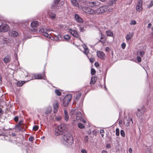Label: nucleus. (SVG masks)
I'll use <instances>...</instances> for the list:
<instances>
[{"label": "nucleus", "instance_id": "nucleus-40", "mask_svg": "<svg viewBox=\"0 0 153 153\" xmlns=\"http://www.w3.org/2000/svg\"><path fill=\"white\" fill-rule=\"evenodd\" d=\"M39 128V126L37 125H34L33 128V130L34 131H37Z\"/></svg>", "mask_w": 153, "mask_h": 153}, {"label": "nucleus", "instance_id": "nucleus-55", "mask_svg": "<svg viewBox=\"0 0 153 153\" xmlns=\"http://www.w3.org/2000/svg\"><path fill=\"white\" fill-rule=\"evenodd\" d=\"M14 56L15 57V59L16 60H17L18 59L17 54V53H16L15 52L14 54Z\"/></svg>", "mask_w": 153, "mask_h": 153}, {"label": "nucleus", "instance_id": "nucleus-33", "mask_svg": "<svg viewBox=\"0 0 153 153\" xmlns=\"http://www.w3.org/2000/svg\"><path fill=\"white\" fill-rule=\"evenodd\" d=\"M82 94L80 93H79L78 94H77L75 99L76 100H78L79 99L81 96Z\"/></svg>", "mask_w": 153, "mask_h": 153}, {"label": "nucleus", "instance_id": "nucleus-19", "mask_svg": "<svg viewBox=\"0 0 153 153\" xmlns=\"http://www.w3.org/2000/svg\"><path fill=\"white\" fill-rule=\"evenodd\" d=\"M12 41L11 40L4 39L3 40V43L6 45L7 46L10 45Z\"/></svg>", "mask_w": 153, "mask_h": 153}, {"label": "nucleus", "instance_id": "nucleus-49", "mask_svg": "<svg viewBox=\"0 0 153 153\" xmlns=\"http://www.w3.org/2000/svg\"><path fill=\"white\" fill-rule=\"evenodd\" d=\"M19 117L18 116H15L14 118V119L16 122H18L19 120Z\"/></svg>", "mask_w": 153, "mask_h": 153}, {"label": "nucleus", "instance_id": "nucleus-46", "mask_svg": "<svg viewBox=\"0 0 153 153\" xmlns=\"http://www.w3.org/2000/svg\"><path fill=\"white\" fill-rule=\"evenodd\" d=\"M134 56L133 55L128 57V59L131 61H134Z\"/></svg>", "mask_w": 153, "mask_h": 153}, {"label": "nucleus", "instance_id": "nucleus-22", "mask_svg": "<svg viewBox=\"0 0 153 153\" xmlns=\"http://www.w3.org/2000/svg\"><path fill=\"white\" fill-rule=\"evenodd\" d=\"M30 25L32 28L36 27L39 25L38 22L36 21H33L31 22Z\"/></svg>", "mask_w": 153, "mask_h": 153}, {"label": "nucleus", "instance_id": "nucleus-43", "mask_svg": "<svg viewBox=\"0 0 153 153\" xmlns=\"http://www.w3.org/2000/svg\"><path fill=\"white\" fill-rule=\"evenodd\" d=\"M9 29H0V33L7 32Z\"/></svg>", "mask_w": 153, "mask_h": 153}, {"label": "nucleus", "instance_id": "nucleus-15", "mask_svg": "<svg viewBox=\"0 0 153 153\" xmlns=\"http://www.w3.org/2000/svg\"><path fill=\"white\" fill-rule=\"evenodd\" d=\"M97 56L102 59H104L105 57V54L102 51H97Z\"/></svg>", "mask_w": 153, "mask_h": 153}, {"label": "nucleus", "instance_id": "nucleus-20", "mask_svg": "<svg viewBox=\"0 0 153 153\" xmlns=\"http://www.w3.org/2000/svg\"><path fill=\"white\" fill-rule=\"evenodd\" d=\"M10 57L8 55H7L4 57L3 61L5 63H7L10 61Z\"/></svg>", "mask_w": 153, "mask_h": 153}, {"label": "nucleus", "instance_id": "nucleus-54", "mask_svg": "<svg viewBox=\"0 0 153 153\" xmlns=\"http://www.w3.org/2000/svg\"><path fill=\"white\" fill-rule=\"evenodd\" d=\"M94 65L96 67H98L100 65L98 62H96L94 63Z\"/></svg>", "mask_w": 153, "mask_h": 153}, {"label": "nucleus", "instance_id": "nucleus-30", "mask_svg": "<svg viewBox=\"0 0 153 153\" xmlns=\"http://www.w3.org/2000/svg\"><path fill=\"white\" fill-rule=\"evenodd\" d=\"M48 13L49 16L52 18L54 19L55 18L56 15L55 14L53 13L51 11L48 12Z\"/></svg>", "mask_w": 153, "mask_h": 153}, {"label": "nucleus", "instance_id": "nucleus-2", "mask_svg": "<svg viewBox=\"0 0 153 153\" xmlns=\"http://www.w3.org/2000/svg\"><path fill=\"white\" fill-rule=\"evenodd\" d=\"M70 114L71 117L73 116L74 117H75L76 120H79L84 123H86V121L84 119V114L78 111L77 108L72 109L70 112Z\"/></svg>", "mask_w": 153, "mask_h": 153}, {"label": "nucleus", "instance_id": "nucleus-1", "mask_svg": "<svg viewBox=\"0 0 153 153\" xmlns=\"http://www.w3.org/2000/svg\"><path fill=\"white\" fill-rule=\"evenodd\" d=\"M55 134L56 136L62 135L63 140L62 143L67 146L71 145L73 143V139L71 134L67 130L66 125L61 124L56 127L54 129Z\"/></svg>", "mask_w": 153, "mask_h": 153}, {"label": "nucleus", "instance_id": "nucleus-58", "mask_svg": "<svg viewBox=\"0 0 153 153\" xmlns=\"http://www.w3.org/2000/svg\"><path fill=\"white\" fill-rule=\"evenodd\" d=\"M3 111L1 108H0V116H1L3 113Z\"/></svg>", "mask_w": 153, "mask_h": 153}, {"label": "nucleus", "instance_id": "nucleus-3", "mask_svg": "<svg viewBox=\"0 0 153 153\" xmlns=\"http://www.w3.org/2000/svg\"><path fill=\"white\" fill-rule=\"evenodd\" d=\"M72 95L71 94H67L63 100L62 104L64 107L68 106V104L70 102L72 98Z\"/></svg>", "mask_w": 153, "mask_h": 153}, {"label": "nucleus", "instance_id": "nucleus-41", "mask_svg": "<svg viewBox=\"0 0 153 153\" xmlns=\"http://www.w3.org/2000/svg\"><path fill=\"white\" fill-rule=\"evenodd\" d=\"M142 57L137 56V60L138 62H140L141 61V58Z\"/></svg>", "mask_w": 153, "mask_h": 153}, {"label": "nucleus", "instance_id": "nucleus-32", "mask_svg": "<svg viewBox=\"0 0 153 153\" xmlns=\"http://www.w3.org/2000/svg\"><path fill=\"white\" fill-rule=\"evenodd\" d=\"M78 126L80 129H83L85 127L84 125L81 123H79L78 124Z\"/></svg>", "mask_w": 153, "mask_h": 153}, {"label": "nucleus", "instance_id": "nucleus-16", "mask_svg": "<svg viewBox=\"0 0 153 153\" xmlns=\"http://www.w3.org/2000/svg\"><path fill=\"white\" fill-rule=\"evenodd\" d=\"M33 79V77H31V78H29V80L27 81H19L17 83V85L19 87L22 86L24 84H25L26 82H27L30 80Z\"/></svg>", "mask_w": 153, "mask_h": 153}, {"label": "nucleus", "instance_id": "nucleus-62", "mask_svg": "<svg viewBox=\"0 0 153 153\" xmlns=\"http://www.w3.org/2000/svg\"><path fill=\"white\" fill-rule=\"evenodd\" d=\"M104 132V131L103 129H100V133H103Z\"/></svg>", "mask_w": 153, "mask_h": 153}, {"label": "nucleus", "instance_id": "nucleus-17", "mask_svg": "<svg viewBox=\"0 0 153 153\" xmlns=\"http://www.w3.org/2000/svg\"><path fill=\"white\" fill-rule=\"evenodd\" d=\"M83 47L84 49V51H83V53L84 54L86 55L88 58H89L88 56L87 55L89 53L88 49V48L86 45L85 44H84V46H83Z\"/></svg>", "mask_w": 153, "mask_h": 153}, {"label": "nucleus", "instance_id": "nucleus-29", "mask_svg": "<svg viewBox=\"0 0 153 153\" xmlns=\"http://www.w3.org/2000/svg\"><path fill=\"white\" fill-rule=\"evenodd\" d=\"M55 92L57 96H59L61 95V92L60 91V89H56L55 90Z\"/></svg>", "mask_w": 153, "mask_h": 153}, {"label": "nucleus", "instance_id": "nucleus-12", "mask_svg": "<svg viewBox=\"0 0 153 153\" xmlns=\"http://www.w3.org/2000/svg\"><path fill=\"white\" fill-rule=\"evenodd\" d=\"M45 78L46 76L45 74H44L43 76H42L40 74H35L34 76V79H44L45 80Z\"/></svg>", "mask_w": 153, "mask_h": 153}, {"label": "nucleus", "instance_id": "nucleus-27", "mask_svg": "<svg viewBox=\"0 0 153 153\" xmlns=\"http://www.w3.org/2000/svg\"><path fill=\"white\" fill-rule=\"evenodd\" d=\"M64 38L66 41H69L71 39V37L70 35L68 34H67L65 35L64 36Z\"/></svg>", "mask_w": 153, "mask_h": 153}, {"label": "nucleus", "instance_id": "nucleus-61", "mask_svg": "<svg viewBox=\"0 0 153 153\" xmlns=\"http://www.w3.org/2000/svg\"><path fill=\"white\" fill-rule=\"evenodd\" d=\"M105 51H108V52H109L110 51V48L108 47H106V48H105Z\"/></svg>", "mask_w": 153, "mask_h": 153}, {"label": "nucleus", "instance_id": "nucleus-60", "mask_svg": "<svg viewBox=\"0 0 153 153\" xmlns=\"http://www.w3.org/2000/svg\"><path fill=\"white\" fill-rule=\"evenodd\" d=\"M56 119L57 121H60L61 119V117H56Z\"/></svg>", "mask_w": 153, "mask_h": 153}, {"label": "nucleus", "instance_id": "nucleus-44", "mask_svg": "<svg viewBox=\"0 0 153 153\" xmlns=\"http://www.w3.org/2000/svg\"><path fill=\"white\" fill-rule=\"evenodd\" d=\"M34 138L33 137L30 136L28 138V140L30 142H32L34 140Z\"/></svg>", "mask_w": 153, "mask_h": 153}, {"label": "nucleus", "instance_id": "nucleus-8", "mask_svg": "<svg viewBox=\"0 0 153 153\" xmlns=\"http://www.w3.org/2000/svg\"><path fill=\"white\" fill-rule=\"evenodd\" d=\"M124 123L125 126H128L130 124H132L133 123L132 119L130 117L125 119L124 120Z\"/></svg>", "mask_w": 153, "mask_h": 153}, {"label": "nucleus", "instance_id": "nucleus-63", "mask_svg": "<svg viewBox=\"0 0 153 153\" xmlns=\"http://www.w3.org/2000/svg\"><path fill=\"white\" fill-rule=\"evenodd\" d=\"M64 113L65 115H68V112L66 110H64Z\"/></svg>", "mask_w": 153, "mask_h": 153}, {"label": "nucleus", "instance_id": "nucleus-39", "mask_svg": "<svg viewBox=\"0 0 153 153\" xmlns=\"http://www.w3.org/2000/svg\"><path fill=\"white\" fill-rule=\"evenodd\" d=\"M29 32L30 33H32L33 32H36L38 31V29H29Z\"/></svg>", "mask_w": 153, "mask_h": 153}, {"label": "nucleus", "instance_id": "nucleus-21", "mask_svg": "<svg viewBox=\"0 0 153 153\" xmlns=\"http://www.w3.org/2000/svg\"><path fill=\"white\" fill-rule=\"evenodd\" d=\"M59 0H54V4L53 5L52 7V8L53 10H54V11H55L57 10H56V9H57L56 6V4L58 3L59 2Z\"/></svg>", "mask_w": 153, "mask_h": 153}, {"label": "nucleus", "instance_id": "nucleus-34", "mask_svg": "<svg viewBox=\"0 0 153 153\" xmlns=\"http://www.w3.org/2000/svg\"><path fill=\"white\" fill-rule=\"evenodd\" d=\"M96 73V71L94 68H91V74L92 75H94Z\"/></svg>", "mask_w": 153, "mask_h": 153}, {"label": "nucleus", "instance_id": "nucleus-50", "mask_svg": "<svg viewBox=\"0 0 153 153\" xmlns=\"http://www.w3.org/2000/svg\"><path fill=\"white\" fill-rule=\"evenodd\" d=\"M81 152L82 153H87L86 150L85 149H81Z\"/></svg>", "mask_w": 153, "mask_h": 153}, {"label": "nucleus", "instance_id": "nucleus-42", "mask_svg": "<svg viewBox=\"0 0 153 153\" xmlns=\"http://www.w3.org/2000/svg\"><path fill=\"white\" fill-rule=\"evenodd\" d=\"M67 26L65 25H61L59 26V27H58V28H67Z\"/></svg>", "mask_w": 153, "mask_h": 153}, {"label": "nucleus", "instance_id": "nucleus-26", "mask_svg": "<svg viewBox=\"0 0 153 153\" xmlns=\"http://www.w3.org/2000/svg\"><path fill=\"white\" fill-rule=\"evenodd\" d=\"M106 33L107 36L113 37L114 36L112 31L110 30H106Z\"/></svg>", "mask_w": 153, "mask_h": 153}, {"label": "nucleus", "instance_id": "nucleus-51", "mask_svg": "<svg viewBox=\"0 0 153 153\" xmlns=\"http://www.w3.org/2000/svg\"><path fill=\"white\" fill-rule=\"evenodd\" d=\"M65 120L66 122L68 121L69 119V117L68 115H65Z\"/></svg>", "mask_w": 153, "mask_h": 153}, {"label": "nucleus", "instance_id": "nucleus-64", "mask_svg": "<svg viewBox=\"0 0 153 153\" xmlns=\"http://www.w3.org/2000/svg\"><path fill=\"white\" fill-rule=\"evenodd\" d=\"M150 36L152 39H153V32H152V33L150 34Z\"/></svg>", "mask_w": 153, "mask_h": 153}, {"label": "nucleus", "instance_id": "nucleus-13", "mask_svg": "<svg viewBox=\"0 0 153 153\" xmlns=\"http://www.w3.org/2000/svg\"><path fill=\"white\" fill-rule=\"evenodd\" d=\"M8 34L10 36L14 37H16L18 35V33L13 30V29H10V30L8 32Z\"/></svg>", "mask_w": 153, "mask_h": 153}, {"label": "nucleus", "instance_id": "nucleus-45", "mask_svg": "<svg viewBox=\"0 0 153 153\" xmlns=\"http://www.w3.org/2000/svg\"><path fill=\"white\" fill-rule=\"evenodd\" d=\"M100 31V33L101 35L100 39H105L104 36L103 35L102 33L101 32L100 29H99Z\"/></svg>", "mask_w": 153, "mask_h": 153}, {"label": "nucleus", "instance_id": "nucleus-14", "mask_svg": "<svg viewBox=\"0 0 153 153\" xmlns=\"http://www.w3.org/2000/svg\"><path fill=\"white\" fill-rule=\"evenodd\" d=\"M74 18L76 21L78 23H82L83 22V20L77 14L75 15Z\"/></svg>", "mask_w": 153, "mask_h": 153}, {"label": "nucleus", "instance_id": "nucleus-24", "mask_svg": "<svg viewBox=\"0 0 153 153\" xmlns=\"http://www.w3.org/2000/svg\"><path fill=\"white\" fill-rule=\"evenodd\" d=\"M145 54V52L144 51L141 50H140L137 51V55L138 56H140L143 57Z\"/></svg>", "mask_w": 153, "mask_h": 153}, {"label": "nucleus", "instance_id": "nucleus-35", "mask_svg": "<svg viewBox=\"0 0 153 153\" xmlns=\"http://www.w3.org/2000/svg\"><path fill=\"white\" fill-rule=\"evenodd\" d=\"M55 36L57 37L58 39H59L62 38V36L59 33H57V34L55 35Z\"/></svg>", "mask_w": 153, "mask_h": 153}, {"label": "nucleus", "instance_id": "nucleus-23", "mask_svg": "<svg viewBox=\"0 0 153 153\" xmlns=\"http://www.w3.org/2000/svg\"><path fill=\"white\" fill-rule=\"evenodd\" d=\"M22 121H19L18 124H16L15 126V128H17V130L19 131L21 130L22 128L21 126Z\"/></svg>", "mask_w": 153, "mask_h": 153}, {"label": "nucleus", "instance_id": "nucleus-28", "mask_svg": "<svg viewBox=\"0 0 153 153\" xmlns=\"http://www.w3.org/2000/svg\"><path fill=\"white\" fill-rule=\"evenodd\" d=\"M8 26L5 23L2 24L0 25V29H8Z\"/></svg>", "mask_w": 153, "mask_h": 153}, {"label": "nucleus", "instance_id": "nucleus-37", "mask_svg": "<svg viewBox=\"0 0 153 153\" xmlns=\"http://www.w3.org/2000/svg\"><path fill=\"white\" fill-rule=\"evenodd\" d=\"M88 135L85 136L84 141L85 143H88Z\"/></svg>", "mask_w": 153, "mask_h": 153}, {"label": "nucleus", "instance_id": "nucleus-36", "mask_svg": "<svg viewBox=\"0 0 153 153\" xmlns=\"http://www.w3.org/2000/svg\"><path fill=\"white\" fill-rule=\"evenodd\" d=\"M116 134L117 136H119L120 135V130L118 128L116 129Z\"/></svg>", "mask_w": 153, "mask_h": 153}, {"label": "nucleus", "instance_id": "nucleus-4", "mask_svg": "<svg viewBox=\"0 0 153 153\" xmlns=\"http://www.w3.org/2000/svg\"><path fill=\"white\" fill-rule=\"evenodd\" d=\"M52 29H39V33L43 35L44 36L48 38H50V33Z\"/></svg>", "mask_w": 153, "mask_h": 153}, {"label": "nucleus", "instance_id": "nucleus-57", "mask_svg": "<svg viewBox=\"0 0 153 153\" xmlns=\"http://www.w3.org/2000/svg\"><path fill=\"white\" fill-rule=\"evenodd\" d=\"M106 147L107 149H110L111 147V145L110 144H107L106 145Z\"/></svg>", "mask_w": 153, "mask_h": 153}, {"label": "nucleus", "instance_id": "nucleus-9", "mask_svg": "<svg viewBox=\"0 0 153 153\" xmlns=\"http://www.w3.org/2000/svg\"><path fill=\"white\" fill-rule=\"evenodd\" d=\"M145 112V108L143 106L140 109H138L137 112V116L138 117L141 116Z\"/></svg>", "mask_w": 153, "mask_h": 153}, {"label": "nucleus", "instance_id": "nucleus-52", "mask_svg": "<svg viewBox=\"0 0 153 153\" xmlns=\"http://www.w3.org/2000/svg\"><path fill=\"white\" fill-rule=\"evenodd\" d=\"M89 59V60L90 61V62L91 63H93L94 61V59L93 58H88Z\"/></svg>", "mask_w": 153, "mask_h": 153}, {"label": "nucleus", "instance_id": "nucleus-25", "mask_svg": "<svg viewBox=\"0 0 153 153\" xmlns=\"http://www.w3.org/2000/svg\"><path fill=\"white\" fill-rule=\"evenodd\" d=\"M97 78V77L94 76L92 77L90 82V84L92 85L94 84L96 82Z\"/></svg>", "mask_w": 153, "mask_h": 153}, {"label": "nucleus", "instance_id": "nucleus-6", "mask_svg": "<svg viewBox=\"0 0 153 153\" xmlns=\"http://www.w3.org/2000/svg\"><path fill=\"white\" fill-rule=\"evenodd\" d=\"M107 9L108 7L107 6H104L101 7L96 10V13L100 14L103 13L107 11Z\"/></svg>", "mask_w": 153, "mask_h": 153}, {"label": "nucleus", "instance_id": "nucleus-38", "mask_svg": "<svg viewBox=\"0 0 153 153\" xmlns=\"http://www.w3.org/2000/svg\"><path fill=\"white\" fill-rule=\"evenodd\" d=\"M120 134L123 137H125V133L124 131L123 130H121L120 131Z\"/></svg>", "mask_w": 153, "mask_h": 153}, {"label": "nucleus", "instance_id": "nucleus-10", "mask_svg": "<svg viewBox=\"0 0 153 153\" xmlns=\"http://www.w3.org/2000/svg\"><path fill=\"white\" fill-rule=\"evenodd\" d=\"M69 32L74 37L78 38L79 37V34L76 29H68Z\"/></svg>", "mask_w": 153, "mask_h": 153}, {"label": "nucleus", "instance_id": "nucleus-5", "mask_svg": "<svg viewBox=\"0 0 153 153\" xmlns=\"http://www.w3.org/2000/svg\"><path fill=\"white\" fill-rule=\"evenodd\" d=\"M82 10L84 11L85 13L89 14H93L94 13H96V10H94L93 9L90 8L85 7H81Z\"/></svg>", "mask_w": 153, "mask_h": 153}, {"label": "nucleus", "instance_id": "nucleus-47", "mask_svg": "<svg viewBox=\"0 0 153 153\" xmlns=\"http://www.w3.org/2000/svg\"><path fill=\"white\" fill-rule=\"evenodd\" d=\"M153 6V0L152 1H151L150 2V3L148 5V7L150 8V7H152Z\"/></svg>", "mask_w": 153, "mask_h": 153}, {"label": "nucleus", "instance_id": "nucleus-53", "mask_svg": "<svg viewBox=\"0 0 153 153\" xmlns=\"http://www.w3.org/2000/svg\"><path fill=\"white\" fill-rule=\"evenodd\" d=\"M99 42H100L102 43H104L105 42V39H100V40H99Z\"/></svg>", "mask_w": 153, "mask_h": 153}, {"label": "nucleus", "instance_id": "nucleus-7", "mask_svg": "<svg viewBox=\"0 0 153 153\" xmlns=\"http://www.w3.org/2000/svg\"><path fill=\"white\" fill-rule=\"evenodd\" d=\"M143 1L142 0H139L138 4L136 7V10L137 12H140L143 10L142 7Z\"/></svg>", "mask_w": 153, "mask_h": 153}, {"label": "nucleus", "instance_id": "nucleus-59", "mask_svg": "<svg viewBox=\"0 0 153 153\" xmlns=\"http://www.w3.org/2000/svg\"><path fill=\"white\" fill-rule=\"evenodd\" d=\"M107 70L106 69V72H105V76H104V79H103L104 81V84H105V78H106V74H107Z\"/></svg>", "mask_w": 153, "mask_h": 153}, {"label": "nucleus", "instance_id": "nucleus-48", "mask_svg": "<svg viewBox=\"0 0 153 153\" xmlns=\"http://www.w3.org/2000/svg\"><path fill=\"white\" fill-rule=\"evenodd\" d=\"M121 47L123 49H124L126 47V44L125 43L123 42L121 44Z\"/></svg>", "mask_w": 153, "mask_h": 153}, {"label": "nucleus", "instance_id": "nucleus-11", "mask_svg": "<svg viewBox=\"0 0 153 153\" xmlns=\"http://www.w3.org/2000/svg\"><path fill=\"white\" fill-rule=\"evenodd\" d=\"M100 4V3L97 1L94 2H90L89 5L91 7H94L99 6Z\"/></svg>", "mask_w": 153, "mask_h": 153}, {"label": "nucleus", "instance_id": "nucleus-18", "mask_svg": "<svg viewBox=\"0 0 153 153\" xmlns=\"http://www.w3.org/2000/svg\"><path fill=\"white\" fill-rule=\"evenodd\" d=\"M71 2L74 6L78 7L79 9L81 8V7L79 6L78 3L76 0H71Z\"/></svg>", "mask_w": 153, "mask_h": 153}, {"label": "nucleus", "instance_id": "nucleus-31", "mask_svg": "<svg viewBox=\"0 0 153 153\" xmlns=\"http://www.w3.org/2000/svg\"><path fill=\"white\" fill-rule=\"evenodd\" d=\"M133 36L132 33H129L127 34L126 36V39L127 40H129Z\"/></svg>", "mask_w": 153, "mask_h": 153}, {"label": "nucleus", "instance_id": "nucleus-56", "mask_svg": "<svg viewBox=\"0 0 153 153\" xmlns=\"http://www.w3.org/2000/svg\"><path fill=\"white\" fill-rule=\"evenodd\" d=\"M58 105L57 103L55 105L53 106V108L54 109H56V108H58Z\"/></svg>", "mask_w": 153, "mask_h": 153}]
</instances>
